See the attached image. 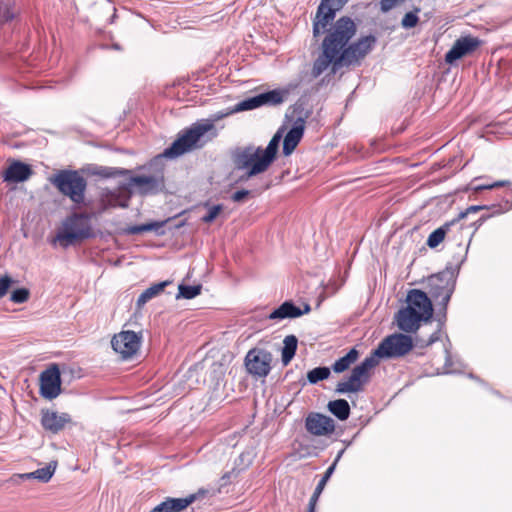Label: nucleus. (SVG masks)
I'll use <instances>...</instances> for the list:
<instances>
[{
    "label": "nucleus",
    "instance_id": "obj_1",
    "mask_svg": "<svg viewBox=\"0 0 512 512\" xmlns=\"http://www.w3.org/2000/svg\"><path fill=\"white\" fill-rule=\"evenodd\" d=\"M336 0H322L313 18V38L318 41L321 36V53L315 59L312 76L317 78L330 66L335 73L343 66H350L363 59L375 46L376 37L367 35L352 41L357 32L355 22L348 16L334 21Z\"/></svg>",
    "mask_w": 512,
    "mask_h": 512
},
{
    "label": "nucleus",
    "instance_id": "obj_2",
    "mask_svg": "<svg viewBox=\"0 0 512 512\" xmlns=\"http://www.w3.org/2000/svg\"><path fill=\"white\" fill-rule=\"evenodd\" d=\"M237 112L238 111H234L233 107L227 112H218L211 118L196 121L179 134L172 145L165 149L163 155L168 158H174L204 147L208 142L218 136V130L214 123Z\"/></svg>",
    "mask_w": 512,
    "mask_h": 512
},
{
    "label": "nucleus",
    "instance_id": "obj_3",
    "mask_svg": "<svg viewBox=\"0 0 512 512\" xmlns=\"http://www.w3.org/2000/svg\"><path fill=\"white\" fill-rule=\"evenodd\" d=\"M281 138L282 135L278 131L265 149L249 145L239 148L233 153L232 159L236 169L245 171V174L240 177V181H247L268 170L275 160Z\"/></svg>",
    "mask_w": 512,
    "mask_h": 512
},
{
    "label": "nucleus",
    "instance_id": "obj_4",
    "mask_svg": "<svg viewBox=\"0 0 512 512\" xmlns=\"http://www.w3.org/2000/svg\"><path fill=\"white\" fill-rule=\"evenodd\" d=\"M94 235L91 216L87 213H72L62 221L53 242L59 243L62 248H68Z\"/></svg>",
    "mask_w": 512,
    "mask_h": 512
},
{
    "label": "nucleus",
    "instance_id": "obj_5",
    "mask_svg": "<svg viewBox=\"0 0 512 512\" xmlns=\"http://www.w3.org/2000/svg\"><path fill=\"white\" fill-rule=\"evenodd\" d=\"M50 183L73 203H84L87 181L77 170H60L52 177Z\"/></svg>",
    "mask_w": 512,
    "mask_h": 512
},
{
    "label": "nucleus",
    "instance_id": "obj_6",
    "mask_svg": "<svg viewBox=\"0 0 512 512\" xmlns=\"http://www.w3.org/2000/svg\"><path fill=\"white\" fill-rule=\"evenodd\" d=\"M413 348L411 336L394 333L385 337L378 347L369 355L379 364L381 358H398L408 354Z\"/></svg>",
    "mask_w": 512,
    "mask_h": 512
},
{
    "label": "nucleus",
    "instance_id": "obj_7",
    "mask_svg": "<svg viewBox=\"0 0 512 512\" xmlns=\"http://www.w3.org/2000/svg\"><path fill=\"white\" fill-rule=\"evenodd\" d=\"M377 366L373 357L367 356L359 365L355 366L350 376L336 386L339 394L357 393L363 390L371 378V370Z\"/></svg>",
    "mask_w": 512,
    "mask_h": 512
},
{
    "label": "nucleus",
    "instance_id": "obj_8",
    "mask_svg": "<svg viewBox=\"0 0 512 512\" xmlns=\"http://www.w3.org/2000/svg\"><path fill=\"white\" fill-rule=\"evenodd\" d=\"M456 279L450 270L431 275L427 280L428 293L439 304L448 305L455 290Z\"/></svg>",
    "mask_w": 512,
    "mask_h": 512
},
{
    "label": "nucleus",
    "instance_id": "obj_9",
    "mask_svg": "<svg viewBox=\"0 0 512 512\" xmlns=\"http://www.w3.org/2000/svg\"><path fill=\"white\" fill-rule=\"evenodd\" d=\"M272 353L263 348L250 349L244 359L246 370L254 377H266L271 371Z\"/></svg>",
    "mask_w": 512,
    "mask_h": 512
},
{
    "label": "nucleus",
    "instance_id": "obj_10",
    "mask_svg": "<svg viewBox=\"0 0 512 512\" xmlns=\"http://www.w3.org/2000/svg\"><path fill=\"white\" fill-rule=\"evenodd\" d=\"M289 91L286 89H274L256 96L244 99L234 106V111H247L261 106H277L282 104Z\"/></svg>",
    "mask_w": 512,
    "mask_h": 512
},
{
    "label": "nucleus",
    "instance_id": "obj_11",
    "mask_svg": "<svg viewBox=\"0 0 512 512\" xmlns=\"http://www.w3.org/2000/svg\"><path fill=\"white\" fill-rule=\"evenodd\" d=\"M142 335L134 331H121L111 340L113 350L120 354L122 359L131 358L139 350Z\"/></svg>",
    "mask_w": 512,
    "mask_h": 512
},
{
    "label": "nucleus",
    "instance_id": "obj_12",
    "mask_svg": "<svg viewBox=\"0 0 512 512\" xmlns=\"http://www.w3.org/2000/svg\"><path fill=\"white\" fill-rule=\"evenodd\" d=\"M61 393V375L58 365L52 364L40 374V395L53 400Z\"/></svg>",
    "mask_w": 512,
    "mask_h": 512
},
{
    "label": "nucleus",
    "instance_id": "obj_13",
    "mask_svg": "<svg viewBox=\"0 0 512 512\" xmlns=\"http://www.w3.org/2000/svg\"><path fill=\"white\" fill-rule=\"evenodd\" d=\"M481 45V40L473 36H463L457 39L452 48L446 53L445 61L453 64L464 56L472 54Z\"/></svg>",
    "mask_w": 512,
    "mask_h": 512
},
{
    "label": "nucleus",
    "instance_id": "obj_14",
    "mask_svg": "<svg viewBox=\"0 0 512 512\" xmlns=\"http://www.w3.org/2000/svg\"><path fill=\"white\" fill-rule=\"evenodd\" d=\"M305 428L313 436H327L335 431V422L329 416L311 412L305 419Z\"/></svg>",
    "mask_w": 512,
    "mask_h": 512
},
{
    "label": "nucleus",
    "instance_id": "obj_15",
    "mask_svg": "<svg viewBox=\"0 0 512 512\" xmlns=\"http://www.w3.org/2000/svg\"><path fill=\"white\" fill-rule=\"evenodd\" d=\"M484 208H487L486 206L481 205H473L468 207L465 211H462L459 213L458 217L444 223L439 228L435 229L428 237L427 239V245L430 248L437 247L445 238V236L450 232L451 228L459 223V221L463 218H465L470 213H476Z\"/></svg>",
    "mask_w": 512,
    "mask_h": 512
},
{
    "label": "nucleus",
    "instance_id": "obj_16",
    "mask_svg": "<svg viewBox=\"0 0 512 512\" xmlns=\"http://www.w3.org/2000/svg\"><path fill=\"white\" fill-rule=\"evenodd\" d=\"M129 184L136 186L141 194H156L164 188V177L161 172L152 175H137L129 179Z\"/></svg>",
    "mask_w": 512,
    "mask_h": 512
},
{
    "label": "nucleus",
    "instance_id": "obj_17",
    "mask_svg": "<svg viewBox=\"0 0 512 512\" xmlns=\"http://www.w3.org/2000/svg\"><path fill=\"white\" fill-rule=\"evenodd\" d=\"M407 307H412L414 311L423 313L424 321H430L433 316V306L428 295L418 289H413L407 296Z\"/></svg>",
    "mask_w": 512,
    "mask_h": 512
},
{
    "label": "nucleus",
    "instance_id": "obj_18",
    "mask_svg": "<svg viewBox=\"0 0 512 512\" xmlns=\"http://www.w3.org/2000/svg\"><path fill=\"white\" fill-rule=\"evenodd\" d=\"M310 310L311 307L308 304H305L304 309L302 310L292 301H285L278 308L274 309L270 314H268L267 319L277 322L284 319H294L309 313Z\"/></svg>",
    "mask_w": 512,
    "mask_h": 512
},
{
    "label": "nucleus",
    "instance_id": "obj_19",
    "mask_svg": "<svg viewBox=\"0 0 512 512\" xmlns=\"http://www.w3.org/2000/svg\"><path fill=\"white\" fill-rule=\"evenodd\" d=\"M204 493L199 490L198 493L190 494L184 498L167 497L160 504L155 506L150 512H182L191 505L197 498L198 494Z\"/></svg>",
    "mask_w": 512,
    "mask_h": 512
},
{
    "label": "nucleus",
    "instance_id": "obj_20",
    "mask_svg": "<svg viewBox=\"0 0 512 512\" xmlns=\"http://www.w3.org/2000/svg\"><path fill=\"white\" fill-rule=\"evenodd\" d=\"M397 325L400 330L410 333L419 328L420 322L424 321L423 313L414 311L412 307H405L396 315Z\"/></svg>",
    "mask_w": 512,
    "mask_h": 512
},
{
    "label": "nucleus",
    "instance_id": "obj_21",
    "mask_svg": "<svg viewBox=\"0 0 512 512\" xmlns=\"http://www.w3.org/2000/svg\"><path fill=\"white\" fill-rule=\"evenodd\" d=\"M71 422V417L68 413H58L55 411H42L41 424L43 428L54 434L64 429L66 424Z\"/></svg>",
    "mask_w": 512,
    "mask_h": 512
},
{
    "label": "nucleus",
    "instance_id": "obj_22",
    "mask_svg": "<svg viewBox=\"0 0 512 512\" xmlns=\"http://www.w3.org/2000/svg\"><path fill=\"white\" fill-rule=\"evenodd\" d=\"M32 174L33 170L29 164L15 160L7 167L3 178L9 183H20L27 181Z\"/></svg>",
    "mask_w": 512,
    "mask_h": 512
},
{
    "label": "nucleus",
    "instance_id": "obj_23",
    "mask_svg": "<svg viewBox=\"0 0 512 512\" xmlns=\"http://www.w3.org/2000/svg\"><path fill=\"white\" fill-rule=\"evenodd\" d=\"M305 129V120L297 118L291 129L287 132L283 142V154L289 156L301 141Z\"/></svg>",
    "mask_w": 512,
    "mask_h": 512
},
{
    "label": "nucleus",
    "instance_id": "obj_24",
    "mask_svg": "<svg viewBox=\"0 0 512 512\" xmlns=\"http://www.w3.org/2000/svg\"><path fill=\"white\" fill-rule=\"evenodd\" d=\"M169 281H163L160 283H156L151 285L149 288L145 289L137 299L136 305L138 308L144 306L148 301L158 296L164 288L169 285Z\"/></svg>",
    "mask_w": 512,
    "mask_h": 512
},
{
    "label": "nucleus",
    "instance_id": "obj_25",
    "mask_svg": "<svg viewBox=\"0 0 512 512\" xmlns=\"http://www.w3.org/2000/svg\"><path fill=\"white\" fill-rule=\"evenodd\" d=\"M55 469H56V464L49 463L45 467L39 468L36 471L20 474L19 477L22 479H37L43 483H46L53 476Z\"/></svg>",
    "mask_w": 512,
    "mask_h": 512
},
{
    "label": "nucleus",
    "instance_id": "obj_26",
    "mask_svg": "<svg viewBox=\"0 0 512 512\" xmlns=\"http://www.w3.org/2000/svg\"><path fill=\"white\" fill-rule=\"evenodd\" d=\"M327 407L328 410L341 421L347 420L350 416V406L345 399L330 401Z\"/></svg>",
    "mask_w": 512,
    "mask_h": 512
},
{
    "label": "nucleus",
    "instance_id": "obj_27",
    "mask_svg": "<svg viewBox=\"0 0 512 512\" xmlns=\"http://www.w3.org/2000/svg\"><path fill=\"white\" fill-rule=\"evenodd\" d=\"M283 348H282V363L284 366L288 365L290 361L295 356L297 345H298V339L295 335H288L283 340Z\"/></svg>",
    "mask_w": 512,
    "mask_h": 512
},
{
    "label": "nucleus",
    "instance_id": "obj_28",
    "mask_svg": "<svg viewBox=\"0 0 512 512\" xmlns=\"http://www.w3.org/2000/svg\"><path fill=\"white\" fill-rule=\"evenodd\" d=\"M358 357L359 352L355 348H352L346 355L335 361L332 366L333 371L336 373L344 372L350 367L351 364L356 362Z\"/></svg>",
    "mask_w": 512,
    "mask_h": 512
},
{
    "label": "nucleus",
    "instance_id": "obj_29",
    "mask_svg": "<svg viewBox=\"0 0 512 512\" xmlns=\"http://www.w3.org/2000/svg\"><path fill=\"white\" fill-rule=\"evenodd\" d=\"M166 221L151 222L141 225H133L126 228L125 232L129 235H137L144 232L155 231L159 234V230L165 225Z\"/></svg>",
    "mask_w": 512,
    "mask_h": 512
},
{
    "label": "nucleus",
    "instance_id": "obj_30",
    "mask_svg": "<svg viewBox=\"0 0 512 512\" xmlns=\"http://www.w3.org/2000/svg\"><path fill=\"white\" fill-rule=\"evenodd\" d=\"M91 173L101 178H114L120 175H126L130 173V171L126 169H117L113 167L96 166L93 168Z\"/></svg>",
    "mask_w": 512,
    "mask_h": 512
},
{
    "label": "nucleus",
    "instance_id": "obj_31",
    "mask_svg": "<svg viewBox=\"0 0 512 512\" xmlns=\"http://www.w3.org/2000/svg\"><path fill=\"white\" fill-rule=\"evenodd\" d=\"M330 374V368L325 366L316 367L307 373V379L310 384H316L319 381L329 378Z\"/></svg>",
    "mask_w": 512,
    "mask_h": 512
},
{
    "label": "nucleus",
    "instance_id": "obj_32",
    "mask_svg": "<svg viewBox=\"0 0 512 512\" xmlns=\"http://www.w3.org/2000/svg\"><path fill=\"white\" fill-rule=\"evenodd\" d=\"M334 472V467H328L324 475L322 476L321 480L318 482L310 500L309 503H313V505L317 504L318 498L321 495L327 481L330 479Z\"/></svg>",
    "mask_w": 512,
    "mask_h": 512
},
{
    "label": "nucleus",
    "instance_id": "obj_33",
    "mask_svg": "<svg viewBox=\"0 0 512 512\" xmlns=\"http://www.w3.org/2000/svg\"><path fill=\"white\" fill-rule=\"evenodd\" d=\"M179 293L177 295V298H185V299H193L196 296H198L201 293V286L200 285H184L181 284L178 287Z\"/></svg>",
    "mask_w": 512,
    "mask_h": 512
},
{
    "label": "nucleus",
    "instance_id": "obj_34",
    "mask_svg": "<svg viewBox=\"0 0 512 512\" xmlns=\"http://www.w3.org/2000/svg\"><path fill=\"white\" fill-rule=\"evenodd\" d=\"M418 12H420V8H415L414 11L406 13L401 21L402 27L405 29L415 27L419 21Z\"/></svg>",
    "mask_w": 512,
    "mask_h": 512
},
{
    "label": "nucleus",
    "instance_id": "obj_35",
    "mask_svg": "<svg viewBox=\"0 0 512 512\" xmlns=\"http://www.w3.org/2000/svg\"><path fill=\"white\" fill-rule=\"evenodd\" d=\"M15 17V12L12 10L10 3H0V23L4 24L10 22Z\"/></svg>",
    "mask_w": 512,
    "mask_h": 512
},
{
    "label": "nucleus",
    "instance_id": "obj_36",
    "mask_svg": "<svg viewBox=\"0 0 512 512\" xmlns=\"http://www.w3.org/2000/svg\"><path fill=\"white\" fill-rule=\"evenodd\" d=\"M30 291L27 288H18L11 293L10 300L16 304H22L28 301Z\"/></svg>",
    "mask_w": 512,
    "mask_h": 512
},
{
    "label": "nucleus",
    "instance_id": "obj_37",
    "mask_svg": "<svg viewBox=\"0 0 512 512\" xmlns=\"http://www.w3.org/2000/svg\"><path fill=\"white\" fill-rule=\"evenodd\" d=\"M489 209L492 210V213L487 215V216H481L478 220H476L475 222H473V225H475V229H478L482 223L489 217L493 216V215H499V214H502L504 213L505 211H507L509 209V206H508V202H506L505 204V207L503 208L502 206H496V205H493L491 207H489Z\"/></svg>",
    "mask_w": 512,
    "mask_h": 512
},
{
    "label": "nucleus",
    "instance_id": "obj_38",
    "mask_svg": "<svg viewBox=\"0 0 512 512\" xmlns=\"http://www.w3.org/2000/svg\"><path fill=\"white\" fill-rule=\"evenodd\" d=\"M222 209L223 206L220 204L209 207L207 214L202 217V221L204 223L213 222L219 215V213L222 211Z\"/></svg>",
    "mask_w": 512,
    "mask_h": 512
},
{
    "label": "nucleus",
    "instance_id": "obj_39",
    "mask_svg": "<svg viewBox=\"0 0 512 512\" xmlns=\"http://www.w3.org/2000/svg\"><path fill=\"white\" fill-rule=\"evenodd\" d=\"M13 283L14 281L9 275H0V299L7 294L10 286Z\"/></svg>",
    "mask_w": 512,
    "mask_h": 512
},
{
    "label": "nucleus",
    "instance_id": "obj_40",
    "mask_svg": "<svg viewBox=\"0 0 512 512\" xmlns=\"http://www.w3.org/2000/svg\"><path fill=\"white\" fill-rule=\"evenodd\" d=\"M440 308L438 312L436 313V320L439 324L440 329H442L445 325L446 319H447V306L444 304H439Z\"/></svg>",
    "mask_w": 512,
    "mask_h": 512
},
{
    "label": "nucleus",
    "instance_id": "obj_41",
    "mask_svg": "<svg viewBox=\"0 0 512 512\" xmlns=\"http://www.w3.org/2000/svg\"><path fill=\"white\" fill-rule=\"evenodd\" d=\"M509 184H510L509 181H497V182H494L492 184L476 185L474 187V189L475 190L492 189V188H496V187L506 186V185H509Z\"/></svg>",
    "mask_w": 512,
    "mask_h": 512
},
{
    "label": "nucleus",
    "instance_id": "obj_42",
    "mask_svg": "<svg viewBox=\"0 0 512 512\" xmlns=\"http://www.w3.org/2000/svg\"><path fill=\"white\" fill-rule=\"evenodd\" d=\"M250 194V191L249 190H245V189H242V190H238L236 192H234L231 196V199L234 201V202H241L243 201L248 195Z\"/></svg>",
    "mask_w": 512,
    "mask_h": 512
},
{
    "label": "nucleus",
    "instance_id": "obj_43",
    "mask_svg": "<svg viewBox=\"0 0 512 512\" xmlns=\"http://www.w3.org/2000/svg\"><path fill=\"white\" fill-rule=\"evenodd\" d=\"M440 330L441 329L439 328L438 331L430 335L429 339L425 343V346H429L440 339Z\"/></svg>",
    "mask_w": 512,
    "mask_h": 512
},
{
    "label": "nucleus",
    "instance_id": "obj_44",
    "mask_svg": "<svg viewBox=\"0 0 512 512\" xmlns=\"http://www.w3.org/2000/svg\"><path fill=\"white\" fill-rule=\"evenodd\" d=\"M344 452H345V449H342L338 452L334 462L332 463V465L330 467H334V469L336 468V465H337L338 461L341 459V457L343 456Z\"/></svg>",
    "mask_w": 512,
    "mask_h": 512
},
{
    "label": "nucleus",
    "instance_id": "obj_45",
    "mask_svg": "<svg viewBox=\"0 0 512 512\" xmlns=\"http://www.w3.org/2000/svg\"><path fill=\"white\" fill-rule=\"evenodd\" d=\"M230 478V473H226L222 476L221 480L223 481V484H225Z\"/></svg>",
    "mask_w": 512,
    "mask_h": 512
},
{
    "label": "nucleus",
    "instance_id": "obj_46",
    "mask_svg": "<svg viewBox=\"0 0 512 512\" xmlns=\"http://www.w3.org/2000/svg\"><path fill=\"white\" fill-rule=\"evenodd\" d=\"M315 508H316V505H313V503H309L307 512H315Z\"/></svg>",
    "mask_w": 512,
    "mask_h": 512
},
{
    "label": "nucleus",
    "instance_id": "obj_47",
    "mask_svg": "<svg viewBox=\"0 0 512 512\" xmlns=\"http://www.w3.org/2000/svg\"><path fill=\"white\" fill-rule=\"evenodd\" d=\"M445 353L447 354V357H446V364L448 363L449 361V353H448V350H445Z\"/></svg>",
    "mask_w": 512,
    "mask_h": 512
},
{
    "label": "nucleus",
    "instance_id": "obj_48",
    "mask_svg": "<svg viewBox=\"0 0 512 512\" xmlns=\"http://www.w3.org/2000/svg\"><path fill=\"white\" fill-rule=\"evenodd\" d=\"M113 48L116 49V50H119L120 49V46L118 44H114L113 45Z\"/></svg>",
    "mask_w": 512,
    "mask_h": 512
}]
</instances>
